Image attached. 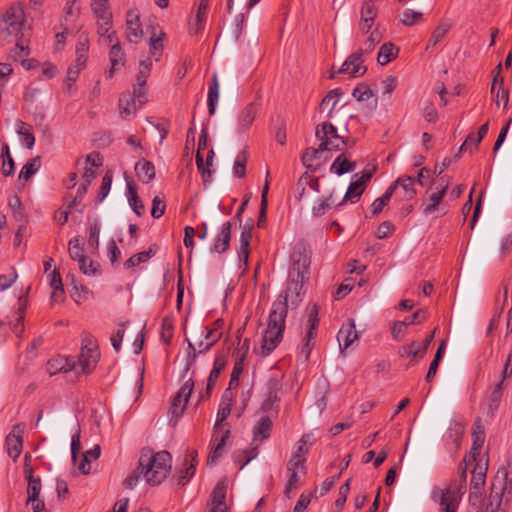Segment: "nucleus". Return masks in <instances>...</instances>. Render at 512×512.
Masks as SVG:
<instances>
[{
  "mask_svg": "<svg viewBox=\"0 0 512 512\" xmlns=\"http://www.w3.org/2000/svg\"><path fill=\"white\" fill-rule=\"evenodd\" d=\"M427 352V344H421L419 341H412L400 347L398 354L400 357L409 358L410 364L417 363Z\"/></svg>",
  "mask_w": 512,
  "mask_h": 512,
  "instance_id": "dca6fc26",
  "label": "nucleus"
},
{
  "mask_svg": "<svg viewBox=\"0 0 512 512\" xmlns=\"http://www.w3.org/2000/svg\"><path fill=\"white\" fill-rule=\"evenodd\" d=\"M100 228L101 223L98 219H95L89 228L88 246L94 251H97L99 247Z\"/></svg>",
  "mask_w": 512,
  "mask_h": 512,
  "instance_id": "de8ad7c7",
  "label": "nucleus"
},
{
  "mask_svg": "<svg viewBox=\"0 0 512 512\" xmlns=\"http://www.w3.org/2000/svg\"><path fill=\"white\" fill-rule=\"evenodd\" d=\"M111 26H112V19H108L107 17L106 18L104 17L103 20L98 21V34L100 36H104L107 34V38L110 43L113 42L114 38L117 39L116 33L114 31L109 33Z\"/></svg>",
  "mask_w": 512,
  "mask_h": 512,
  "instance_id": "13d9d810",
  "label": "nucleus"
},
{
  "mask_svg": "<svg viewBox=\"0 0 512 512\" xmlns=\"http://www.w3.org/2000/svg\"><path fill=\"white\" fill-rule=\"evenodd\" d=\"M430 497L439 505V512H458L462 494L454 485L434 486Z\"/></svg>",
  "mask_w": 512,
  "mask_h": 512,
  "instance_id": "423d86ee",
  "label": "nucleus"
},
{
  "mask_svg": "<svg viewBox=\"0 0 512 512\" xmlns=\"http://www.w3.org/2000/svg\"><path fill=\"white\" fill-rule=\"evenodd\" d=\"M497 69L498 71L501 69V64H498ZM491 93L495 95L497 105H500V103L503 102L504 107L507 106L509 101V93L503 87V78L499 77V72L494 77Z\"/></svg>",
  "mask_w": 512,
  "mask_h": 512,
  "instance_id": "393cba45",
  "label": "nucleus"
},
{
  "mask_svg": "<svg viewBox=\"0 0 512 512\" xmlns=\"http://www.w3.org/2000/svg\"><path fill=\"white\" fill-rule=\"evenodd\" d=\"M152 67V61L149 57L140 61L139 63V71L136 77V82L140 85L146 84V80L150 75Z\"/></svg>",
  "mask_w": 512,
  "mask_h": 512,
  "instance_id": "603ef678",
  "label": "nucleus"
},
{
  "mask_svg": "<svg viewBox=\"0 0 512 512\" xmlns=\"http://www.w3.org/2000/svg\"><path fill=\"white\" fill-rule=\"evenodd\" d=\"M165 37V33L163 31H160L157 35L155 33V28L152 27V35L149 39V47H150V54L154 57L155 61H159L162 55V51L164 48L163 40Z\"/></svg>",
  "mask_w": 512,
  "mask_h": 512,
  "instance_id": "2f4dec72",
  "label": "nucleus"
},
{
  "mask_svg": "<svg viewBox=\"0 0 512 512\" xmlns=\"http://www.w3.org/2000/svg\"><path fill=\"white\" fill-rule=\"evenodd\" d=\"M415 183V178L402 176L397 178L390 186H396V191L399 190L398 196L401 197L402 200H412L417 194Z\"/></svg>",
  "mask_w": 512,
  "mask_h": 512,
  "instance_id": "f3484780",
  "label": "nucleus"
},
{
  "mask_svg": "<svg viewBox=\"0 0 512 512\" xmlns=\"http://www.w3.org/2000/svg\"><path fill=\"white\" fill-rule=\"evenodd\" d=\"M261 104L257 101L249 103L238 116V131H246L254 122Z\"/></svg>",
  "mask_w": 512,
  "mask_h": 512,
  "instance_id": "a211bd4d",
  "label": "nucleus"
},
{
  "mask_svg": "<svg viewBox=\"0 0 512 512\" xmlns=\"http://www.w3.org/2000/svg\"><path fill=\"white\" fill-rule=\"evenodd\" d=\"M165 201L159 196H155L152 200L151 215L153 218H160L165 212Z\"/></svg>",
  "mask_w": 512,
  "mask_h": 512,
  "instance_id": "774afa93",
  "label": "nucleus"
},
{
  "mask_svg": "<svg viewBox=\"0 0 512 512\" xmlns=\"http://www.w3.org/2000/svg\"><path fill=\"white\" fill-rule=\"evenodd\" d=\"M444 342H442L437 351H436V354L434 356V359L432 360V362L430 363V366H429V369H428V372L426 374V381L427 382H431L433 380V378L435 377L436 373H437V369H438V366H439V363L443 357V354H444Z\"/></svg>",
  "mask_w": 512,
  "mask_h": 512,
  "instance_id": "a18cd8bd",
  "label": "nucleus"
},
{
  "mask_svg": "<svg viewBox=\"0 0 512 512\" xmlns=\"http://www.w3.org/2000/svg\"><path fill=\"white\" fill-rule=\"evenodd\" d=\"M1 157L3 158L2 174L4 176H10L14 173V160L11 157L9 145L3 144L1 147Z\"/></svg>",
  "mask_w": 512,
  "mask_h": 512,
  "instance_id": "4c0bfd02",
  "label": "nucleus"
},
{
  "mask_svg": "<svg viewBox=\"0 0 512 512\" xmlns=\"http://www.w3.org/2000/svg\"><path fill=\"white\" fill-rule=\"evenodd\" d=\"M111 184H112V175L110 174V172H107L102 178V183H101V186H100V189L98 192L97 199H98L99 203L102 202L108 195L110 188H111Z\"/></svg>",
  "mask_w": 512,
  "mask_h": 512,
  "instance_id": "0e129e2a",
  "label": "nucleus"
},
{
  "mask_svg": "<svg viewBox=\"0 0 512 512\" xmlns=\"http://www.w3.org/2000/svg\"><path fill=\"white\" fill-rule=\"evenodd\" d=\"M365 57L366 56L363 55L362 52L356 50L343 62L339 72L349 74L353 77H360L364 75L367 71V68L364 65Z\"/></svg>",
  "mask_w": 512,
  "mask_h": 512,
  "instance_id": "f8f14e48",
  "label": "nucleus"
},
{
  "mask_svg": "<svg viewBox=\"0 0 512 512\" xmlns=\"http://www.w3.org/2000/svg\"><path fill=\"white\" fill-rule=\"evenodd\" d=\"M381 38L382 37L380 32L377 29H375L371 32L370 36L363 43V45L359 47L357 50L359 52H362L363 55L367 56L375 49L376 45L380 43Z\"/></svg>",
  "mask_w": 512,
  "mask_h": 512,
  "instance_id": "ea45409f",
  "label": "nucleus"
},
{
  "mask_svg": "<svg viewBox=\"0 0 512 512\" xmlns=\"http://www.w3.org/2000/svg\"><path fill=\"white\" fill-rule=\"evenodd\" d=\"M504 386L505 383H503V381H498L493 387V389L490 391L487 398V406L489 413L493 414L499 408Z\"/></svg>",
  "mask_w": 512,
  "mask_h": 512,
  "instance_id": "473e14b6",
  "label": "nucleus"
},
{
  "mask_svg": "<svg viewBox=\"0 0 512 512\" xmlns=\"http://www.w3.org/2000/svg\"><path fill=\"white\" fill-rule=\"evenodd\" d=\"M356 168V164L347 160L343 154L339 155L330 167V171L336 175H343L351 172Z\"/></svg>",
  "mask_w": 512,
  "mask_h": 512,
  "instance_id": "72a5a7b5",
  "label": "nucleus"
},
{
  "mask_svg": "<svg viewBox=\"0 0 512 512\" xmlns=\"http://www.w3.org/2000/svg\"><path fill=\"white\" fill-rule=\"evenodd\" d=\"M40 168V156L29 160L21 169L19 178L30 179Z\"/></svg>",
  "mask_w": 512,
  "mask_h": 512,
  "instance_id": "c03bdc74",
  "label": "nucleus"
},
{
  "mask_svg": "<svg viewBox=\"0 0 512 512\" xmlns=\"http://www.w3.org/2000/svg\"><path fill=\"white\" fill-rule=\"evenodd\" d=\"M395 191H396V186H389L386 189L385 193L381 197H378L374 200V202L371 205V210H372L373 215H378L383 210V208L390 201V199L393 196V194L395 193Z\"/></svg>",
  "mask_w": 512,
  "mask_h": 512,
  "instance_id": "c9c22d12",
  "label": "nucleus"
},
{
  "mask_svg": "<svg viewBox=\"0 0 512 512\" xmlns=\"http://www.w3.org/2000/svg\"><path fill=\"white\" fill-rule=\"evenodd\" d=\"M439 181V186L429 194L427 200L422 205V213L425 216L438 218L446 215L449 211L448 205L444 202V197L450 185V179L444 176Z\"/></svg>",
  "mask_w": 512,
  "mask_h": 512,
  "instance_id": "39448f33",
  "label": "nucleus"
},
{
  "mask_svg": "<svg viewBox=\"0 0 512 512\" xmlns=\"http://www.w3.org/2000/svg\"><path fill=\"white\" fill-rule=\"evenodd\" d=\"M23 429L20 424L13 426L12 431L6 437L7 452L14 461L18 459L23 448Z\"/></svg>",
  "mask_w": 512,
  "mask_h": 512,
  "instance_id": "4468645a",
  "label": "nucleus"
},
{
  "mask_svg": "<svg viewBox=\"0 0 512 512\" xmlns=\"http://www.w3.org/2000/svg\"><path fill=\"white\" fill-rule=\"evenodd\" d=\"M253 225L243 226L240 234V247L238 250V257L245 265L248 264V257L250 254V241L252 239Z\"/></svg>",
  "mask_w": 512,
  "mask_h": 512,
  "instance_id": "4be33fe9",
  "label": "nucleus"
},
{
  "mask_svg": "<svg viewBox=\"0 0 512 512\" xmlns=\"http://www.w3.org/2000/svg\"><path fill=\"white\" fill-rule=\"evenodd\" d=\"M91 7L98 21L103 20L104 17L112 19V13L108 9V0H92Z\"/></svg>",
  "mask_w": 512,
  "mask_h": 512,
  "instance_id": "a19ab883",
  "label": "nucleus"
},
{
  "mask_svg": "<svg viewBox=\"0 0 512 512\" xmlns=\"http://www.w3.org/2000/svg\"><path fill=\"white\" fill-rule=\"evenodd\" d=\"M135 172L138 179L145 184L153 181L156 176L154 164L151 161L145 159H142L136 163Z\"/></svg>",
  "mask_w": 512,
  "mask_h": 512,
  "instance_id": "5701e85b",
  "label": "nucleus"
},
{
  "mask_svg": "<svg viewBox=\"0 0 512 512\" xmlns=\"http://www.w3.org/2000/svg\"><path fill=\"white\" fill-rule=\"evenodd\" d=\"M68 251H69L70 258L72 260L78 261L81 258L86 257L84 254V248L80 244L79 239L77 237H74L73 239H71L69 241Z\"/></svg>",
  "mask_w": 512,
  "mask_h": 512,
  "instance_id": "5fc2aeb1",
  "label": "nucleus"
},
{
  "mask_svg": "<svg viewBox=\"0 0 512 512\" xmlns=\"http://www.w3.org/2000/svg\"><path fill=\"white\" fill-rule=\"evenodd\" d=\"M131 95H123L119 100L120 114L123 119H126L131 114L135 113L138 107V103H132L130 100Z\"/></svg>",
  "mask_w": 512,
  "mask_h": 512,
  "instance_id": "79ce46f5",
  "label": "nucleus"
},
{
  "mask_svg": "<svg viewBox=\"0 0 512 512\" xmlns=\"http://www.w3.org/2000/svg\"><path fill=\"white\" fill-rule=\"evenodd\" d=\"M127 189H128V200L129 204L134 211V213L138 216H141L144 212V204L139 198L137 194V190L132 181H127Z\"/></svg>",
  "mask_w": 512,
  "mask_h": 512,
  "instance_id": "f704fd0d",
  "label": "nucleus"
},
{
  "mask_svg": "<svg viewBox=\"0 0 512 512\" xmlns=\"http://www.w3.org/2000/svg\"><path fill=\"white\" fill-rule=\"evenodd\" d=\"M226 362H227L226 357L224 355L216 356L213 369L211 370L209 377L207 379V380H209V382H214V383L217 382L222 370L226 366Z\"/></svg>",
  "mask_w": 512,
  "mask_h": 512,
  "instance_id": "864d4df0",
  "label": "nucleus"
},
{
  "mask_svg": "<svg viewBox=\"0 0 512 512\" xmlns=\"http://www.w3.org/2000/svg\"><path fill=\"white\" fill-rule=\"evenodd\" d=\"M173 337V320L170 317H164L162 319L161 326V338L166 343L169 344Z\"/></svg>",
  "mask_w": 512,
  "mask_h": 512,
  "instance_id": "4d7b16f0",
  "label": "nucleus"
},
{
  "mask_svg": "<svg viewBox=\"0 0 512 512\" xmlns=\"http://www.w3.org/2000/svg\"><path fill=\"white\" fill-rule=\"evenodd\" d=\"M373 176V171L363 170L360 174H355L353 180L350 182L348 189L344 195L343 201L349 200L355 203L359 200L365 190L366 184Z\"/></svg>",
  "mask_w": 512,
  "mask_h": 512,
  "instance_id": "9d476101",
  "label": "nucleus"
},
{
  "mask_svg": "<svg viewBox=\"0 0 512 512\" xmlns=\"http://www.w3.org/2000/svg\"><path fill=\"white\" fill-rule=\"evenodd\" d=\"M269 177L270 172L267 170L266 177H265V183L262 188L261 192V202H260V208H259V216L257 220V226L259 228H262L265 226L267 221V207H268V192H269Z\"/></svg>",
  "mask_w": 512,
  "mask_h": 512,
  "instance_id": "b1692460",
  "label": "nucleus"
},
{
  "mask_svg": "<svg viewBox=\"0 0 512 512\" xmlns=\"http://www.w3.org/2000/svg\"><path fill=\"white\" fill-rule=\"evenodd\" d=\"M449 29V24L443 23L438 25L432 32V35L428 41L427 49L436 46L445 37Z\"/></svg>",
  "mask_w": 512,
  "mask_h": 512,
  "instance_id": "8fccbe9b",
  "label": "nucleus"
},
{
  "mask_svg": "<svg viewBox=\"0 0 512 512\" xmlns=\"http://www.w3.org/2000/svg\"><path fill=\"white\" fill-rule=\"evenodd\" d=\"M219 99V82L216 74L212 76L211 83L208 89L207 104L209 115H214L216 106Z\"/></svg>",
  "mask_w": 512,
  "mask_h": 512,
  "instance_id": "c756f323",
  "label": "nucleus"
},
{
  "mask_svg": "<svg viewBox=\"0 0 512 512\" xmlns=\"http://www.w3.org/2000/svg\"><path fill=\"white\" fill-rule=\"evenodd\" d=\"M345 146V137L338 134L337 128L330 124H322V152L338 151Z\"/></svg>",
  "mask_w": 512,
  "mask_h": 512,
  "instance_id": "9b49d317",
  "label": "nucleus"
},
{
  "mask_svg": "<svg viewBox=\"0 0 512 512\" xmlns=\"http://www.w3.org/2000/svg\"><path fill=\"white\" fill-rule=\"evenodd\" d=\"M172 466V457L168 451L154 452L151 448H143L139 458V469L146 482L151 486L162 483L168 476Z\"/></svg>",
  "mask_w": 512,
  "mask_h": 512,
  "instance_id": "f03ea898",
  "label": "nucleus"
},
{
  "mask_svg": "<svg viewBox=\"0 0 512 512\" xmlns=\"http://www.w3.org/2000/svg\"><path fill=\"white\" fill-rule=\"evenodd\" d=\"M248 160L247 149L240 151L234 161L233 173L237 178H243L246 175V164Z\"/></svg>",
  "mask_w": 512,
  "mask_h": 512,
  "instance_id": "e433bc0d",
  "label": "nucleus"
},
{
  "mask_svg": "<svg viewBox=\"0 0 512 512\" xmlns=\"http://www.w3.org/2000/svg\"><path fill=\"white\" fill-rule=\"evenodd\" d=\"M307 274L308 271L305 264H301L300 261H294L288 272L286 288L277 299H284L285 304H288V301H290L291 305H298L302 301L303 284Z\"/></svg>",
  "mask_w": 512,
  "mask_h": 512,
  "instance_id": "20e7f679",
  "label": "nucleus"
},
{
  "mask_svg": "<svg viewBox=\"0 0 512 512\" xmlns=\"http://www.w3.org/2000/svg\"><path fill=\"white\" fill-rule=\"evenodd\" d=\"M287 314L288 304H285L282 299H276L272 303L267 326L272 327V329H278V333L284 332Z\"/></svg>",
  "mask_w": 512,
  "mask_h": 512,
  "instance_id": "ddd939ff",
  "label": "nucleus"
},
{
  "mask_svg": "<svg viewBox=\"0 0 512 512\" xmlns=\"http://www.w3.org/2000/svg\"><path fill=\"white\" fill-rule=\"evenodd\" d=\"M193 389L194 381L192 378H189L172 399L171 406L169 408V414H171L172 418L175 417L178 419L182 416ZM176 422L177 420L174 421V425Z\"/></svg>",
  "mask_w": 512,
  "mask_h": 512,
  "instance_id": "1a4fd4ad",
  "label": "nucleus"
},
{
  "mask_svg": "<svg viewBox=\"0 0 512 512\" xmlns=\"http://www.w3.org/2000/svg\"><path fill=\"white\" fill-rule=\"evenodd\" d=\"M272 420L269 416L260 417L259 421L253 428V437L254 440H266L270 437V433L272 430Z\"/></svg>",
  "mask_w": 512,
  "mask_h": 512,
  "instance_id": "cd10ccee",
  "label": "nucleus"
},
{
  "mask_svg": "<svg viewBox=\"0 0 512 512\" xmlns=\"http://www.w3.org/2000/svg\"><path fill=\"white\" fill-rule=\"evenodd\" d=\"M399 53L398 47L395 46L392 42L384 43L377 54V62L384 66L397 57Z\"/></svg>",
  "mask_w": 512,
  "mask_h": 512,
  "instance_id": "c85d7f7f",
  "label": "nucleus"
},
{
  "mask_svg": "<svg viewBox=\"0 0 512 512\" xmlns=\"http://www.w3.org/2000/svg\"><path fill=\"white\" fill-rule=\"evenodd\" d=\"M296 199L302 220L315 222L320 216L319 176L313 170L305 171L296 183Z\"/></svg>",
  "mask_w": 512,
  "mask_h": 512,
  "instance_id": "f257e3e1",
  "label": "nucleus"
},
{
  "mask_svg": "<svg viewBox=\"0 0 512 512\" xmlns=\"http://www.w3.org/2000/svg\"><path fill=\"white\" fill-rule=\"evenodd\" d=\"M126 32L129 42L138 43L143 36L139 15L133 11L127 13Z\"/></svg>",
  "mask_w": 512,
  "mask_h": 512,
  "instance_id": "aec40b11",
  "label": "nucleus"
},
{
  "mask_svg": "<svg viewBox=\"0 0 512 512\" xmlns=\"http://www.w3.org/2000/svg\"><path fill=\"white\" fill-rule=\"evenodd\" d=\"M397 86V78L395 76H387L381 82L382 95L389 97Z\"/></svg>",
  "mask_w": 512,
  "mask_h": 512,
  "instance_id": "338daca9",
  "label": "nucleus"
},
{
  "mask_svg": "<svg viewBox=\"0 0 512 512\" xmlns=\"http://www.w3.org/2000/svg\"><path fill=\"white\" fill-rule=\"evenodd\" d=\"M119 42H116L110 49L111 69L107 77L111 78L115 71L120 70L125 64V57Z\"/></svg>",
  "mask_w": 512,
  "mask_h": 512,
  "instance_id": "bb28decb",
  "label": "nucleus"
},
{
  "mask_svg": "<svg viewBox=\"0 0 512 512\" xmlns=\"http://www.w3.org/2000/svg\"><path fill=\"white\" fill-rule=\"evenodd\" d=\"M423 18V14L419 11H415L412 9H406L401 18V22L405 26H413L417 22L421 21Z\"/></svg>",
  "mask_w": 512,
  "mask_h": 512,
  "instance_id": "6e6d98bb",
  "label": "nucleus"
},
{
  "mask_svg": "<svg viewBox=\"0 0 512 512\" xmlns=\"http://www.w3.org/2000/svg\"><path fill=\"white\" fill-rule=\"evenodd\" d=\"M99 356L100 353L94 337L91 334L86 333L82 338V347L80 355L78 356V361L76 362L75 360L65 359V364L61 366L58 371L67 373L75 370L77 373L80 371L84 374H89L97 363Z\"/></svg>",
  "mask_w": 512,
  "mask_h": 512,
  "instance_id": "7ed1b4c3",
  "label": "nucleus"
},
{
  "mask_svg": "<svg viewBox=\"0 0 512 512\" xmlns=\"http://www.w3.org/2000/svg\"><path fill=\"white\" fill-rule=\"evenodd\" d=\"M258 454L257 448L240 450L234 453L233 458L236 464H239V469H243L252 459Z\"/></svg>",
  "mask_w": 512,
  "mask_h": 512,
  "instance_id": "58836bf2",
  "label": "nucleus"
},
{
  "mask_svg": "<svg viewBox=\"0 0 512 512\" xmlns=\"http://www.w3.org/2000/svg\"><path fill=\"white\" fill-rule=\"evenodd\" d=\"M318 314V305L314 304L309 310L307 320L305 322V335L302 339V345L299 351V358L302 362H307L309 360L310 354L316 344L319 326Z\"/></svg>",
  "mask_w": 512,
  "mask_h": 512,
  "instance_id": "0eeeda50",
  "label": "nucleus"
},
{
  "mask_svg": "<svg viewBox=\"0 0 512 512\" xmlns=\"http://www.w3.org/2000/svg\"><path fill=\"white\" fill-rule=\"evenodd\" d=\"M24 23L25 14L23 8L19 5H12L2 15L0 30L2 33L18 38L19 35L23 36L22 29Z\"/></svg>",
  "mask_w": 512,
  "mask_h": 512,
  "instance_id": "6e6552de",
  "label": "nucleus"
},
{
  "mask_svg": "<svg viewBox=\"0 0 512 512\" xmlns=\"http://www.w3.org/2000/svg\"><path fill=\"white\" fill-rule=\"evenodd\" d=\"M284 332H279L278 329H272L267 326L261 344V353L263 356L269 355L281 342Z\"/></svg>",
  "mask_w": 512,
  "mask_h": 512,
  "instance_id": "6ab92c4d",
  "label": "nucleus"
},
{
  "mask_svg": "<svg viewBox=\"0 0 512 512\" xmlns=\"http://www.w3.org/2000/svg\"><path fill=\"white\" fill-rule=\"evenodd\" d=\"M243 371V358H239L238 361L234 364L230 381H229V389L236 388L239 385V376Z\"/></svg>",
  "mask_w": 512,
  "mask_h": 512,
  "instance_id": "69168bd1",
  "label": "nucleus"
},
{
  "mask_svg": "<svg viewBox=\"0 0 512 512\" xmlns=\"http://www.w3.org/2000/svg\"><path fill=\"white\" fill-rule=\"evenodd\" d=\"M130 100L132 103L137 102L138 107L141 108L147 102V86L146 84H136L133 87V93Z\"/></svg>",
  "mask_w": 512,
  "mask_h": 512,
  "instance_id": "49530a36",
  "label": "nucleus"
},
{
  "mask_svg": "<svg viewBox=\"0 0 512 512\" xmlns=\"http://www.w3.org/2000/svg\"><path fill=\"white\" fill-rule=\"evenodd\" d=\"M222 337V332L217 331V328L208 329L207 333L205 334V339H210L211 341L206 343L203 349L199 350L198 353L202 354L206 351L210 350L211 347L214 346V344Z\"/></svg>",
  "mask_w": 512,
  "mask_h": 512,
  "instance_id": "680f3d73",
  "label": "nucleus"
},
{
  "mask_svg": "<svg viewBox=\"0 0 512 512\" xmlns=\"http://www.w3.org/2000/svg\"><path fill=\"white\" fill-rule=\"evenodd\" d=\"M231 222H225L222 227L220 233L214 240L213 243V251L217 253H224L229 249L230 240H231Z\"/></svg>",
  "mask_w": 512,
  "mask_h": 512,
  "instance_id": "412c9836",
  "label": "nucleus"
},
{
  "mask_svg": "<svg viewBox=\"0 0 512 512\" xmlns=\"http://www.w3.org/2000/svg\"><path fill=\"white\" fill-rule=\"evenodd\" d=\"M486 479V472L483 467L479 466L472 471L471 485L475 489H480L484 486Z\"/></svg>",
  "mask_w": 512,
  "mask_h": 512,
  "instance_id": "e2e57ef3",
  "label": "nucleus"
},
{
  "mask_svg": "<svg viewBox=\"0 0 512 512\" xmlns=\"http://www.w3.org/2000/svg\"><path fill=\"white\" fill-rule=\"evenodd\" d=\"M244 23V14L241 13L235 18L233 26L228 30V37L233 41H237L242 33Z\"/></svg>",
  "mask_w": 512,
  "mask_h": 512,
  "instance_id": "bf43d9fd",
  "label": "nucleus"
},
{
  "mask_svg": "<svg viewBox=\"0 0 512 512\" xmlns=\"http://www.w3.org/2000/svg\"><path fill=\"white\" fill-rule=\"evenodd\" d=\"M41 491V479L40 477H36V479L28 481L27 486V504L29 503H35L38 498Z\"/></svg>",
  "mask_w": 512,
  "mask_h": 512,
  "instance_id": "09e8293b",
  "label": "nucleus"
},
{
  "mask_svg": "<svg viewBox=\"0 0 512 512\" xmlns=\"http://www.w3.org/2000/svg\"><path fill=\"white\" fill-rule=\"evenodd\" d=\"M337 340L341 351L346 350L358 340V332L356 331L354 320L348 319L342 324L337 334Z\"/></svg>",
  "mask_w": 512,
  "mask_h": 512,
  "instance_id": "2eb2a0df",
  "label": "nucleus"
},
{
  "mask_svg": "<svg viewBox=\"0 0 512 512\" xmlns=\"http://www.w3.org/2000/svg\"><path fill=\"white\" fill-rule=\"evenodd\" d=\"M227 492V482L225 479L220 480L211 493V509H220L227 507L225 503Z\"/></svg>",
  "mask_w": 512,
  "mask_h": 512,
  "instance_id": "a878e982",
  "label": "nucleus"
},
{
  "mask_svg": "<svg viewBox=\"0 0 512 512\" xmlns=\"http://www.w3.org/2000/svg\"><path fill=\"white\" fill-rule=\"evenodd\" d=\"M319 153V149L315 148H307L305 152L302 155V163L306 168V171H309L310 169L313 170V174L317 175L318 172V165H313L312 162L317 158V155Z\"/></svg>",
  "mask_w": 512,
  "mask_h": 512,
  "instance_id": "37998d69",
  "label": "nucleus"
},
{
  "mask_svg": "<svg viewBox=\"0 0 512 512\" xmlns=\"http://www.w3.org/2000/svg\"><path fill=\"white\" fill-rule=\"evenodd\" d=\"M229 436H230V430L227 429L224 432V434L222 435V437L219 440V442L217 443V445L212 449V451L208 457V464L214 463L219 457L222 456L226 440L229 438Z\"/></svg>",
  "mask_w": 512,
  "mask_h": 512,
  "instance_id": "3c124183",
  "label": "nucleus"
},
{
  "mask_svg": "<svg viewBox=\"0 0 512 512\" xmlns=\"http://www.w3.org/2000/svg\"><path fill=\"white\" fill-rule=\"evenodd\" d=\"M352 96L359 102H367L372 100L371 109H375L377 106V100L374 97L373 91L368 85L364 83L358 84L353 89Z\"/></svg>",
  "mask_w": 512,
  "mask_h": 512,
  "instance_id": "7c9ffc66",
  "label": "nucleus"
},
{
  "mask_svg": "<svg viewBox=\"0 0 512 512\" xmlns=\"http://www.w3.org/2000/svg\"><path fill=\"white\" fill-rule=\"evenodd\" d=\"M152 255V250L140 252L132 255L126 262L124 263L125 268H132L139 265L142 262L147 261Z\"/></svg>",
  "mask_w": 512,
  "mask_h": 512,
  "instance_id": "052dcab7",
  "label": "nucleus"
}]
</instances>
